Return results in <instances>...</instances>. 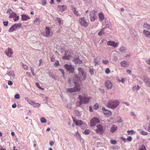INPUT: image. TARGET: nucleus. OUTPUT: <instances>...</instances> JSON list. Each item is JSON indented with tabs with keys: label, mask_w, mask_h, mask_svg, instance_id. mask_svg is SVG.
Returning <instances> with one entry per match:
<instances>
[{
	"label": "nucleus",
	"mask_w": 150,
	"mask_h": 150,
	"mask_svg": "<svg viewBox=\"0 0 150 150\" xmlns=\"http://www.w3.org/2000/svg\"><path fill=\"white\" fill-rule=\"evenodd\" d=\"M139 131L140 133L143 135H146L148 134V133L147 132L144 131L142 130L139 129Z\"/></svg>",
	"instance_id": "nucleus-32"
},
{
	"label": "nucleus",
	"mask_w": 150,
	"mask_h": 150,
	"mask_svg": "<svg viewBox=\"0 0 150 150\" xmlns=\"http://www.w3.org/2000/svg\"><path fill=\"white\" fill-rule=\"evenodd\" d=\"M42 5L44 6L46 4V0H41Z\"/></svg>",
	"instance_id": "nucleus-51"
},
{
	"label": "nucleus",
	"mask_w": 150,
	"mask_h": 150,
	"mask_svg": "<svg viewBox=\"0 0 150 150\" xmlns=\"http://www.w3.org/2000/svg\"><path fill=\"white\" fill-rule=\"evenodd\" d=\"M138 150H146V149L144 145H142L140 146Z\"/></svg>",
	"instance_id": "nucleus-39"
},
{
	"label": "nucleus",
	"mask_w": 150,
	"mask_h": 150,
	"mask_svg": "<svg viewBox=\"0 0 150 150\" xmlns=\"http://www.w3.org/2000/svg\"><path fill=\"white\" fill-rule=\"evenodd\" d=\"M22 66L24 69L26 70H28V66L27 65L23 64Z\"/></svg>",
	"instance_id": "nucleus-42"
},
{
	"label": "nucleus",
	"mask_w": 150,
	"mask_h": 150,
	"mask_svg": "<svg viewBox=\"0 0 150 150\" xmlns=\"http://www.w3.org/2000/svg\"><path fill=\"white\" fill-rule=\"evenodd\" d=\"M40 121L42 123H45L47 122L46 120L43 117H42L41 118Z\"/></svg>",
	"instance_id": "nucleus-40"
},
{
	"label": "nucleus",
	"mask_w": 150,
	"mask_h": 150,
	"mask_svg": "<svg viewBox=\"0 0 150 150\" xmlns=\"http://www.w3.org/2000/svg\"><path fill=\"white\" fill-rule=\"evenodd\" d=\"M102 110L104 114L107 116H110L112 114V112L110 111L106 110L105 108L103 107Z\"/></svg>",
	"instance_id": "nucleus-15"
},
{
	"label": "nucleus",
	"mask_w": 150,
	"mask_h": 150,
	"mask_svg": "<svg viewBox=\"0 0 150 150\" xmlns=\"http://www.w3.org/2000/svg\"><path fill=\"white\" fill-rule=\"evenodd\" d=\"M98 105L97 103H95L94 106L93 108L95 110H97L98 108Z\"/></svg>",
	"instance_id": "nucleus-45"
},
{
	"label": "nucleus",
	"mask_w": 150,
	"mask_h": 150,
	"mask_svg": "<svg viewBox=\"0 0 150 150\" xmlns=\"http://www.w3.org/2000/svg\"><path fill=\"white\" fill-rule=\"evenodd\" d=\"M64 67L67 71L69 72L73 73L74 72V68L71 65L66 64L64 65Z\"/></svg>",
	"instance_id": "nucleus-8"
},
{
	"label": "nucleus",
	"mask_w": 150,
	"mask_h": 150,
	"mask_svg": "<svg viewBox=\"0 0 150 150\" xmlns=\"http://www.w3.org/2000/svg\"><path fill=\"white\" fill-rule=\"evenodd\" d=\"M143 81L145 84L150 88V79L146 76H144V77Z\"/></svg>",
	"instance_id": "nucleus-11"
},
{
	"label": "nucleus",
	"mask_w": 150,
	"mask_h": 150,
	"mask_svg": "<svg viewBox=\"0 0 150 150\" xmlns=\"http://www.w3.org/2000/svg\"><path fill=\"white\" fill-rule=\"evenodd\" d=\"M121 66L124 68H127L129 65V63L126 61H122L120 63Z\"/></svg>",
	"instance_id": "nucleus-17"
},
{
	"label": "nucleus",
	"mask_w": 150,
	"mask_h": 150,
	"mask_svg": "<svg viewBox=\"0 0 150 150\" xmlns=\"http://www.w3.org/2000/svg\"><path fill=\"white\" fill-rule=\"evenodd\" d=\"M78 98L80 101L76 103V105L78 106H80L82 103L84 104H87L89 102L91 98L86 96L82 97L81 95L78 96Z\"/></svg>",
	"instance_id": "nucleus-2"
},
{
	"label": "nucleus",
	"mask_w": 150,
	"mask_h": 150,
	"mask_svg": "<svg viewBox=\"0 0 150 150\" xmlns=\"http://www.w3.org/2000/svg\"><path fill=\"white\" fill-rule=\"evenodd\" d=\"M89 73L91 75L93 74H94V70H93L91 69H89Z\"/></svg>",
	"instance_id": "nucleus-53"
},
{
	"label": "nucleus",
	"mask_w": 150,
	"mask_h": 150,
	"mask_svg": "<svg viewBox=\"0 0 150 150\" xmlns=\"http://www.w3.org/2000/svg\"><path fill=\"white\" fill-rule=\"evenodd\" d=\"M110 70L108 68H107L105 70V73L107 74H108L110 73Z\"/></svg>",
	"instance_id": "nucleus-47"
},
{
	"label": "nucleus",
	"mask_w": 150,
	"mask_h": 150,
	"mask_svg": "<svg viewBox=\"0 0 150 150\" xmlns=\"http://www.w3.org/2000/svg\"><path fill=\"white\" fill-rule=\"evenodd\" d=\"M39 66H40L41 65V64L42 62V59H40L39 61Z\"/></svg>",
	"instance_id": "nucleus-62"
},
{
	"label": "nucleus",
	"mask_w": 150,
	"mask_h": 150,
	"mask_svg": "<svg viewBox=\"0 0 150 150\" xmlns=\"http://www.w3.org/2000/svg\"><path fill=\"white\" fill-rule=\"evenodd\" d=\"M146 62L147 63L150 65V59H148L146 60Z\"/></svg>",
	"instance_id": "nucleus-61"
},
{
	"label": "nucleus",
	"mask_w": 150,
	"mask_h": 150,
	"mask_svg": "<svg viewBox=\"0 0 150 150\" xmlns=\"http://www.w3.org/2000/svg\"><path fill=\"white\" fill-rule=\"evenodd\" d=\"M79 21L80 24L82 26L86 27L88 25V23L86 21L84 17L81 18L79 19Z\"/></svg>",
	"instance_id": "nucleus-5"
},
{
	"label": "nucleus",
	"mask_w": 150,
	"mask_h": 150,
	"mask_svg": "<svg viewBox=\"0 0 150 150\" xmlns=\"http://www.w3.org/2000/svg\"><path fill=\"white\" fill-rule=\"evenodd\" d=\"M54 58L53 57H51V60L52 62H54Z\"/></svg>",
	"instance_id": "nucleus-64"
},
{
	"label": "nucleus",
	"mask_w": 150,
	"mask_h": 150,
	"mask_svg": "<svg viewBox=\"0 0 150 150\" xmlns=\"http://www.w3.org/2000/svg\"><path fill=\"white\" fill-rule=\"evenodd\" d=\"M14 18L13 19L14 21H16L19 19V16H18L16 13V15H14Z\"/></svg>",
	"instance_id": "nucleus-41"
},
{
	"label": "nucleus",
	"mask_w": 150,
	"mask_h": 150,
	"mask_svg": "<svg viewBox=\"0 0 150 150\" xmlns=\"http://www.w3.org/2000/svg\"><path fill=\"white\" fill-rule=\"evenodd\" d=\"M71 106L72 105L70 103H68L67 105V107L69 108H70L71 107Z\"/></svg>",
	"instance_id": "nucleus-56"
},
{
	"label": "nucleus",
	"mask_w": 150,
	"mask_h": 150,
	"mask_svg": "<svg viewBox=\"0 0 150 150\" xmlns=\"http://www.w3.org/2000/svg\"><path fill=\"white\" fill-rule=\"evenodd\" d=\"M7 75L10 76V79H14L15 76V74L13 71L8 72L5 75V76L6 77Z\"/></svg>",
	"instance_id": "nucleus-16"
},
{
	"label": "nucleus",
	"mask_w": 150,
	"mask_h": 150,
	"mask_svg": "<svg viewBox=\"0 0 150 150\" xmlns=\"http://www.w3.org/2000/svg\"><path fill=\"white\" fill-rule=\"evenodd\" d=\"M127 50L126 47L122 46L119 49V50L122 53H124Z\"/></svg>",
	"instance_id": "nucleus-29"
},
{
	"label": "nucleus",
	"mask_w": 150,
	"mask_h": 150,
	"mask_svg": "<svg viewBox=\"0 0 150 150\" xmlns=\"http://www.w3.org/2000/svg\"><path fill=\"white\" fill-rule=\"evenodd\" d=\"M74 13L76 16H79L80 15V14L79 13L78 11H76L75 10L74 11Z\"/></svg>",
	"instance_id": "nucleus-49"
},
{
	"label": "nucleus",
	"mask_w": 150,
	"mask_h": 150,
	"mask_svg": "<svg viewBox=\"0 0 150 150\" xmlns=\"http://www.w3.org/2000/svg\"><path fill=\"white\" fill-rule=\"evenodd\" d=\"M54 144V142L53 141L50 142V144L51 146H52Z\"/></svg>",
	"instance_id": "nucleus-60"
},
{
	"label": "nucleus",
	"mask_w": 150,
	"mask_h": 150,
	"mask_svg": "<svg viewBox=\"0 0 150 150\" xmlns=\"http://www.w3.org/2000/svg\"><path fill=\"white\" fill-rule=\"evenodd\" d=\"M126 139L127 141L130 142L132 140V137L130 136L129 137H127Z\"/></svg>",
	"instance_id": "nucleus-55"
},
{
	"label": "nucleus",
	"mask_w": 150,
	"mask_h": 150,
	"mask_svg": "<svg viewBox=\"0 0 150 150\" xmlns=\"http://www.w3.org/2000/svg\"><path fill=\"white\" fill-rule=\"evenodd\" d=\"M107 44L108 45L112 46L114 48H116L118 46L119 43L116 42L115 41L110 40L108 41Z\"/></svg>",
	"instance_id": "nucleus-9"
},
{
	"label": "nucleus",
	"mask_w": 150,
	"mask_h": 150,
	"mask_svg": "<svg viewBox=\"0 0 150 150\" xmlns=\"http://www.w3.org/2000/svg\"><path fill=\"white\" fill-rule=\"evenodd\" d=\"M33 22L34 24H40V19L39 18H36L35 20L33 21Z\"/></svg>",
	"instance_id": "nucleus-24"
},
{
	"label": "nucleus",
	"mask_w": 150,
	"mask_h": 150,
	"mask_svg": "<svg viewBox=\"0 0 150 150\" xmlns=\"http://www.w3.org/2000/svg\"><path fill=\"white\" fill-rule=\"evenodd\" d=\"M99 119L96 117H93L92 118L91 120L90 125L91 127L94 126L96 124L99 123Z\"/></svg>",
	"instance_id": "nucleus-7"
},
{
	"label": "nucleus",
	"mask_w": 150,
	"mask_h": 150,
	"mask_svg": "<svg viewBox=\"0 0 150 150\" xmlns=\"http://www.w3.org/2000/svg\"><path fill=\"white\" fill-rule=\"evenodd\" d=\"M28 103L31 105H33L34 103V101L33 100H30L28 102Z\"/></svg>",
	"instance_id": "nucleus-54"
},
{
	"label": "nucleus",
	"mask_w": 150,
	"mask_h": 150,
	"mask_svg": "<svg viewBox=\"0 0 150 150\" xmlns=\"http://www.w3.org/2000/svg\"><path fill=\"white\" fill-rule=\"evenodd\" d=\"M14 25H15V26L16 27L17 29L19 28H21L22 26V24L21 23H19L17 24H15Z\"/></svg>",
	"instance_id": "nucleus-34"
},
{
	"label": "nucleus",
	"mask_w": 150,
	"mask_h": 150,
	"mask_svg": "<svg viewBox=\"0 0 150 150\" xmlns=\"http://www.w3.org/2000/svg\"><path fill=\"white\" fill-rule=\"evenodd\" d=\"M14 97L16 99H19L20 98V96L19 94H17L15 95Z\"/></svg>",
	"instance_id": "nucleus-50"
},
{
	"label": "nucleus",
	"mask_w": 150,
	"mask_h": 150,
	"mask_svg": "<svg viewBox=\"0 0 150 150\" xmlns=\"http://www.w3.org/2000/svg\"><path fill=\"white\" fill-rule=\"evenodd\" d=\"M36 85L40 89H41L42 90H43L44 89L43 88H42L41 87L39 83H36Z\"/></svg>",
	"instance_id": "nucleus-48"
},
{
	"label": "nucleus",
	"mask_w": 150,
	"mask_h": 150,
	"mask_svg": "<svg viewBox=\"0 0 150 150\" xmlns=\"http://www.w3.org/2000/svg\"><path fill=\"white\" fill-rule=\"evenodd\" d=\"M75 135L77 137L78 139H80L81 138V136L78 132H77L75 133Z\"/></svg>",
	"instance_id": "nucleus-43"
},
{
	"label": "nucleus",
	"mask_w": 150,
	"mask_h": 150,
	"mask_svg": "<svg viewBox=\"0 0 150 150\" xmlns=\"http://www.w3.org/2000/svg\"><path fill=\"white\" fill-rule=\"evenodd\" d=\"M140 88V86L137 85V86H134L132 88L133 90V91L137 90L138 91Z\"/></svg>",
	"instance_id": "nucleus-36"
},
{
	"label": "nucleus",
	"mask_w": 150,
	"mask_h": 150,
	"mask_svg": "<svg viewBox=\"0 0 150 150\" xmlns=\"http://www.w3.org/2000/svg\"><path fill=\"white\" fill-rule=\"evenodd\" d=\"M102 62L104 64L106 65L108 63L109 61L108 60H103L102 61Z\"/></svg>",
	"instance_id": "nucleus-44"
},
{
	"label": "nucleus",
	"mask_w": 150,
	"mask_h": 150,
	"mask_svg": "<svg viewBox=\"0 0 150 150\" xmlns=\"http://www.w3.org/2000/svg\"><path fill=\"white\" fill-rule=\"evenodd\" d=\"M6 13H8L9 15V18H14V15H16V13L13 12L11 9H8L6 11Z\"/></svg>",
	"instance_id": "nucleus-13"
},
{
	"label": "nucleus",
	"mask_w": 150,
	"mask_h": 150,
	"mask_svg": "<svg viewBox=\"0 0 150 150\" xmlns=\"http://www.w3.org/2000/svg\"><path fill=\"white\" fill-rule=\"evenodd\" d=\"M17 30L16 27L15 26V25L14 24L10 28L9 30L8 31L10 32H12L16 30Z\"/></svg>",
	"instance_id": "nucleus-27"
},
{
	"label": "nucleus",
	"mask_w": 150,
	"mask_h": 150,
	"mask_svg": "<svg viewBox=\"0 0 150 150\" xmlns=\"http://www.w3.org/2000/svg\"><path fill=\"white\" fill-rule=\"evenodd\" d=\"M99 90L101 91V92L102 93H105V90L104 89L101 88H99Z\"/></svg>",
	"instance_id": "nucleus-59"
},
{
	"label": "nucleus",
	"mask_w": 150,
	"mask_h": 150,
	"mask_svg": "<svg viewBox=\"0 0 150 150\" xmlns=\"http://www.w3.org/2000/svg\"><path fill=\"white\" fill-rule=\"evenodd\" d=\"M117 127L115 125H113L111 127L110 129V131L112 133L115 132L117 129Z\"/></svg>",
	"instance_id": "nucleus-21"
},
{
	"label": "nucleus",
	"mask_w": 150,
	"mask_h": 150,
	"mask_svg": "<svg viewBox=\"0 0 150 150\" xmlns=\"http://www.w3.org/2000/svg\"><path fill=\"white\" fill-rule=\"evenodd\" d=\"M78 70L79 71L78 74L82 80L84 81L86 79V72L80 67L78 68Z\"/></svg>",
	"instance_id": "nucleus-4"
},
{
	"label": "nucleus",
	"mask_w": 150,
	"mask_h": 150,
	"mask_svg": "<svg viewBox=\"0 0 150 150\" xmlns=\"http://www.w3.org/2000/svg\"><path fill=\"white\" fill-rule=\"evenodd\" d=\"M8 84L9 85H12L13 84V83L11 81H9L8 82Z\"/></svg>",
	"instance_id": "nucleus-58"
},
{
	"label": "nucleus",
	"mask_w": 150,
	"mask_h": 150,
	"mask_svg": "<svg viewBox=\"0 0 150 150\" xmlns=\"http://www.w3.org/2000/svg\"><path fill=\"white\" fill-rule=\"evenodd\" d=\"M22 19L23 21H26L30 19V18L26 14L22 15Z\"/></svg>",
	"instance_id": "nucleus-23"
},
{
	"label": "nucleus",
	"mask_w": 150,
	"mask_h": 150,
	"mask_svg": "<svg viewBox=\"0 0 150 150\" xmlns=\"http://www.w3.org/2000/svg\"><path fill=\"white\" fill-rule=\"evenodd\" d=\"M100 61V57H97L94 59V65L96 66L97 65H98V63Z\"/></svg>",
	"instance_id": "nucleus-22"
},
{
	"label": "nucleus",
	"mask_w": 150,
	"mask_h": 150,
	"mask_svg": "<svg viewBox=\"0 0 150 150\" xmlns=\"http://www.w3.org/2000/svg\"><path fill=\"white\" fill-rule=\"evenodd\" d=\"M5 54H6L9 57H11L12 55L13 54V52L12 49L10 48H8L7 50L5 51Z\"/></svg>",
	"instance_id": "nucleus-18"
},
{
	"label": "nucleus",
	"mask_w": 150,
	"mask_h": 150,
	"mask_svg": "<svg viewBox=\"0 0 150 150\" xmlns=\"http://www.w3.org/2000/svg\"><path fill=\"white\" fill-rule=\"evenodd\" d=\"M130 115L134 118H137L136 115L135 113L133 112H130Z\"/></svg>",
	"instance_id": "nucleus-38"
},
{
	"label": "nucleus",
	"mask_w": 150,
	"mask_h": 150,
	"mask_svg": "<svg viewBox=\"0 0 150 150\" xmlns=\"http://www.w3.org/2000/svg\"><path fill=\"white\" fill-rule=\"evenodd\" d=\"M45 36L49 37L52 35L53 33L52 32H50V29L48 27H46L45 28Z\"/></svg>",
	"instance_id": "nucleus-19"
},
{
	"label": "nucleus",
	"mask_w": 150,
	"mask_h": 150,
	"mask_svg": "<svg viewBox=\"0 0 150 150\" xmlns=\"http://www.w3.org/2000/svg\"><path fill=\"white\" fill-rule=\"evenodd\" d=\"M144 28L147 30L150 29V24H147V23H144L143 25Z\"/></svg>",
	"instance_id": "nucleus-30"
},
{
	"label": "nucleus",
	"mask_w": 150,
	"mask_h": 150,
	"mask_svg": "<svg viewBox=\"0 0 150 150\" xmlns=\"http://www.w3.org/2000/svg\"><path fill=\"white\" fill-rule=\"evenodd\" d=\"M65 55L62 57V59H68V60H70L71 59V57L69 55L67 56V54L65 51Z\"/></svg>",
	"instance_id": "nucleus-26"
},
{
	"label": "nucleus",
	"mask_w": 150,
	"mask_h": 150,
	"mask_svg": "<svg viewBox=\"0 0 150 150\" xmlns=\"http://www.w3.org/2000/svg\"><path fill=\"white\" fill-rule=\"evenodd\" d=\"M73 60L75 62L77 63L80 64L82 63V61L78 57L74 58Z\"/></svg>",
	"instance_id": "nucleus-31"
},
{
	"label": "nucleus",
	"mask_w": 150,
	"mask_h": 150,
	"mask_svg": "<svg viewBox=\"0 0 150 150\" xmlns=\"http://www.w3.org/2000/svg\"><path fill=\"white\" fill-rule=\"evenodd\" d=\"M14 25H15V26L16 27L17 29L19 28H21L22 26V24L21 23H19L17 24H15Z\"/></svg>",
	"instance_id": "nucleus-35"
},
{
	"label": "nucleus",
	"mask_w": 150,
	"mask_h": 150,
	"mask_svg": "<svg viewBox=\"0 0 150 150\" xmlns=\"http://www.w3.org/2000/svg\"><path fill=\"white\" fill-rule=\"evenodd\" d=\"M143 33L146 37L150 38V31L144 30H143Z\"/></svg>",
	"instance_id": "nucleus-20"
},
{
	"label": "nucleus",
	"mask_w": 150,
	"mask_h": 150,
	"mask_svg": "<svg viewBox=\"0 0 150 150\" xmlns=\"http://www.w3.org/2000/svg\"><path fill=\"white\" fill-rule=\"evenodd\" d=\"M97 129L95 130L97 133H101L103 130V128L102 126L100 124L96 126Z\"/></svg>",
	"instance_id": "nucleus-12"
},
{
	"label": "nucleus",
	"mask_w": 150,
	"mask_h": 150,
	"mask_svg": "<svg viewBox=\"0 0 150 150\" xmlns=\"http://www.w3.org/2000/svg\"><path fill=\"white\" fill-rule=\"evenodd\" d=\"M90 131L88 129H86L83 132V133L85 135H88L90 133Z\"/></svg>",
	"instance_id": "nucleus-37"
},
{
	"label": "nucleus",
	"mask_w": 150,
	"mask_h": 150,
	"mask_svg": "<svg viewBox=\"0 0 150 150\" xmlns=\"http://www.w3.org/2000/svg\"><path fill=\"white\" fill-rule=\"evenodd\" d=\"M33 105H34V106L35 107H38L40 105V104L38 103H34Z\"/></svg>",
	"instance_id": "nucleus-52"
},
{
	"label": "nucleus",
	"mask_w": 150,
	"mask_h": 150,
	"mask_svg": "<svg viewBox=\"0 0 150 150\" xmlns=\"http://www.w3.org/2000/svg\"><path fill=\"white\" fill-rule=\"evenodd\" d=\"M110 143L112 144H115L117 142L115 140H111L110 141Z\"/></svg>",
	"instance_id": "nucleus-46"
},
{
	"label": "nucleus",
	"mask_w": 150,
	"mask_h": 150,
	"mask_svg": "<svg viewBox=\"0 0 150 150\" xmlns=\"http://www.w3.org/2000/svg\"><path fill=\"white\" fill-rule=\"evenodd\" d=\"M96 12L95 11H92L90 13V19L91 21H93L97 18V16L96 15Z\"/></svg>",
	"instance_id": "nucleus-6"
},
{
	"label": "nucleus",
	"mask_w": 150,
	"mask_h": 150,
	"mask_svg": "<svg viewBox=\"0 0 150 150\" xmlns=\"http://www.w3.org/2000/svg\"><path fill=\"white\" fill-rule=\"evenodd\" d=\"M75 79H74V82L75 85V86L72 88H67V91L70 93H74L76 92H79L80 91L81 88L80 86L78 83L80 79L79 76L76 75L75 77Z\"/></svg>",
	"instance_id": "nucleus-1"
},
{
	"label": "nucleus",
	"mask_w": 150,
	"mask_h": 150,
	"mask_svg": "<svg viewBox=\"0 0 150 150\" xmlns=\"http://www.w3.org/2000/svg\"><path fill=\"white\" fill-rule=\"evenodd\" d=\"M120 104V102L117 100L114 99L109 100L107 102V106L109 108L112 109L116 108Z\"/></svg>",
	"instance_id": "nucleus-3"
},
{
	"label": "nucleus",
	"mask_w": 150,
	"mask_h": 150,
	"mask_svg": "<svg viewBox=\"0 0 150 150\" xmlns=\"http://www.w3.org/2000/svg\"><path fill=\"white\" fill-rule=\"evenodd\" d=\"M99 20L100 21H102L104 19V16L102 13H100L98 14Z\"/></svg>",
	"instance_id": "nucleus-28"
},
{
	"label": "nucleus",
	"mask_w": 150,
	"mask_h": 150,
	"mask_svg": "<svg viewBox=\"0 0 150 150\" xmlns=\"http://www.w3.org/2000/svg\"><path fill=\"white\" fill-rule=\"evenodd\" d=\"M55 65L56 66H58L59 64V62L58 61H57L55 63Z\"/></svg>",
	"instance_id": "nucleus-63"
},
{
	"label": "nucleus",
	"mask_w": 150,
	"mask_h": 150,
	"mask_svg": "<svg viewBox=\"0 0 150 150\" xmlns=\"http://www.w3.org/2000/svg\"><path fill=\"white\" fill-rule=\"evenodd\" d=\"M67 9V7L65 5H58L57 9L59 11L62 12L65 11Z\"/></svg>",
	"instance_id": "nucleus-14"
},
{
	"label": "nucleus",
	"mask_w": 150,
	"mask_h": 150,
	"mask_svg": "<svg viewBox=\"0 0 150 150\" xmlns=\"http://www.w3.org/2000/svg\"><path fill=\"white\" fill-rule=\"evenodd\" d=\"M105 29V28H103L98 33V35L99 36H101L102 34L104 33V30Z\"/></svg>",
	"instance_id": "nucleus-33"
},
{
	"label": "nucleus",
	"mask_w": 150,
	"mask_h": 150,
	"mask_svg": "<svg viewBox=\"0 0 150 150\" xmlns=\"http://www.w3.org/2000/svg\"><path fill=\"white\" fill-rule=\"evenodd\" d=\"M112 83L110 80H107L105 83V85L107 89L110 90L112 88Z\"/></svg>",
	"instance_id": "nucleus-10"
},
{
	"label": "nucleus",
	"mask_w": 150,
	"mask_h": 150,
	"mask_svg": "<svg viewBox=\"0 0 150 150\" xmlns=\"http://www.w3.org/2000/svg\"><path fill=\"white\" fill-rule=\"evenodd\" d=\"M74 122L76 124V125L78 126L80 125L83 124V122L81 120H78L75 121L74 120H73Z\"/></svg>",
	"instance_id": "nucleus-25"
},
{
	"label": "nucleus",
	"mask_w": 150,
	"mask_h": 150,
	"mask_svg": "<svg viewBox=\"0 0 150 150\" xmlns=\"http://www.w3.org/2000/svg\"><path fill=\"white\" fill-rule=\"evenodd\" d=\"M3 24L4 26H7L8 24V21H5L3 22Z\"/></svg>",
	"instance_id": "nucleus-57"
}]
</instances>
